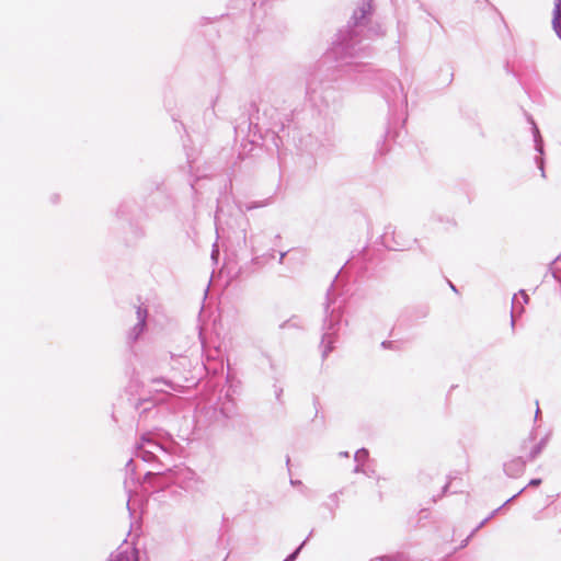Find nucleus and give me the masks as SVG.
Returning <instances> with one entry per match:
<instances>
[{
    "label": "nucleus",
    "instance_id": "f257e3e1",
    "mask_svg": "<svg viewBox=\"0 0 561 561\" xmlns=\"http://www.w3.org/2000/svg\"><path fill=\"white\" fill-rule=\"evenodd\" d=\"M552 25L556 33L561 38V0H556Z\"/></svg>",
    "mask_w": 561,
    "mask_h": 561
},
{
    "label": "nucleus",
    "instance_id": "f03ea898",
    "mask_svg": "<svg viewBox=\"0 0 561 561\" xmlns=\"http://www.w3.org/2000/svg\"><path fill=\"white\" fill-rule=\"evenodd\" d=\"M111 561H131L126 553H117Z\"/></svg>",
    "mask_w": 561,
    "mask_h": 561
},
{
    "label": "nucleus",
    "instance_id": "7ed1b4c3",
    "mask_svg": "<svg viewBox=\"0 0 561 561\" xmlns=\"http://www.w3.org/2000/svg\"><path fill=\"white\" fill-rule=\"evenodd\" d=\"M138 318H139V320H140V324H141V327H144V325H145V320H144V317L141 316L140 310H138Z\"/></svg>",
    "mask_w": 561,
    "mask_h": 561
},
{
    "label": "nucleus",
    "instance_id": "20e7f679",
    "mask_svg": "<svg viewBox=\"0 0 561 561\" xmlns=\"http://www.w3.org/2000/svg\"><path fill=\"white\" fill-rule=\"evenodd\" d=\"M540 482H541V481H540L539 479H536V480H531L529 484H530V485H539V484H540Z\"/></svg>",
    "mask_w": 561,
    "mask_h": 561
},
{
    "label": "nucleus",
    "instance_id": "39448f33",
    "mask_svg": "<svg viewBox=\"0 0 561 561\" xmlns=\"http://www.w3.org/2000/svg\"><path fill=\"white\" fill-rule=\"evenodd\" d=\"M286 561H290L289 559H287Z\"/></svg>",
    "mask_w": 561,
    "mask_h": 561
}]
</instances>
